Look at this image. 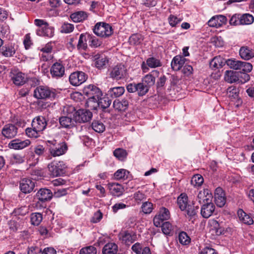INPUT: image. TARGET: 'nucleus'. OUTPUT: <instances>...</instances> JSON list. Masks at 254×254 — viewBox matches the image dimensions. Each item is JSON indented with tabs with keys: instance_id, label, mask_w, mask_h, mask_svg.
<instances>
[{
	"instance_id": "obj_16",
	"label": "nucleus",
	"mask_w": 254,
	"mask_h": 254,
	"mask_svg": "<svg viewBox=\"0 0 254 254\" xmlns=\"http://www.w3.org/2000/svg\"><path fill=\"white\" fill-rule=\"evenodd\" d=\"M32 127L39 132L44 130L47 126V121L43 116L35 117L32 121Z\"/></svg>"
},
{
	"instance_id": "obj_14",
	"label": "nucleus",
	"mask_w": 254,
	"mask_h": 254,
	"mask_svg": "<svg viewBox=\"0 0 254 254\" xmlns=\"http://www.w3.org/2000/svg\"><path fill=\"white\" fill-rule=\"evenodd\" d=\"M227 19L226 16L222 15H217L212 17L208 21L209 26L219 28L226 23Z\"/></svg>"
},
{
	"instance_id": "obj_31",
	"label": "nucleus",
	"mask_w": 254,
	"mask_h": 254,
	"mask_svg": "<svg viewBox=\"0 0 254 254\" xmlns=\"http://www.w3.org/2000/svg\"><path fill=\"white\" fill-rule=\"evenodd\" d=\"M11 79L13 83L18 86L23 85L26 81L25 74L21 72L13 73Z\"/></svg>"
},
{
	"instance_id": "obj_4",
	"label": "nucleus",
	"mask_w": 254,
	"mask_h": 254,
	"mask_svg": "<svg viewBox=\"0 0 254 254\" xmlns=\"http://www.w3.org/2000/svg\"><path fill=\"white\" fill-rule=\"evenodd\" d=\"M127 74V68L123 64H117L109 70V76L114 80L123 79L126 77Z\"/></svg>"
},
{
	"instance_id": "obj_64",
	"label": "nucleus",
	"mask_w": 254,
	"mask_h": 254,
	"mask_svg": "<svg viewBox=\"0 0 254 254\" xmlns=\"http://www.w3.org/2000/svg\"><path fill=\"white\" fill-rule=\"evenodd\" d=\"M183 67L182 72L185 76H189L192 73L193 68L191 65L186 64Z\"/></svg>"
},
{
	"instance_id": "obj_5",
	"label": "nucleus",
	"mask_w": 254,
	"mask_h": 254,
	"mask_svg": "<svg viewBox=\"0 0 254 254\" xmlns=\"http://www.w3.org/2000/svg\"><path fill=\"white\" fill-rule=\"evenodd\" d=\"M66 166L63 161L52 162L48 166L50 175L53 177L62 176L65 173Z\"/></svg>"
},
{
	"instance_id": "obj_36",
	"label": "nucleus",
	"mask_w": 254,
	"mask_h": 254,
	"mask_svg": "<svg viewBox=\"0 0 254 254\" xmlns=\"http://www.w3.org/2000/svg\"><path fill=\"white\" fill-rule=\"evenodd\" d=\"M198 209V205H196L195 203L192 201L191 203L189 204L187 209L185 210L187 211V215L190 217L191 219L196 215Z\"/></svg>"
},
{
	"instance_id": "obj_35",
	"label": "nucleus",
	"mask_w": 254,
	"mask_h": 254,
	"mask_svg": "<svg viewBox=\"0 0 254 254\" xmlns=\"http://www.w3.org/2000/svg\"><path fill=\"white\" fill-rule=\"evenodd\" d=\"M226 61H224V59L220 56H216L214 57L210 62V67L212 69H217L222 67L224 65Z\"/></svg>"
},
{
	"instance_id": "obj_49",
	"label": "nucleus",
	"mask_w": 254,
	"mask_h": 254,
	"mask_svg": "<svg viewBox=\"0 0 254 254\" xmlns=\"http://www.w3.org/2000/svg\"><path fill=\"white\" fill-rule=\"evenodd\" d=\"M88 41L89 46L93 48H97L102 44V42L98 38L90 34H89Z\"/></svg>"
},
{
	"instance_id": "obj_6",
	"label": "nucleus",
	"mask_w": 254,
	"mask_h": 254,
	"mask_svg": "<svg viewBox=\"0 0 254 254\" xmlns=\"http://www.w3.org/2000/svg\"><path fill=\"white\" fill-rule=\"evenodd\" d=\"M149 86L144 82L129 83L127 86V89L129 93L137 92L139 96L145 95L149 91Z\"/></svg>"
},
{
	"instance_id": "obj_45",
	"label": "nucleus",
	"mask_w": 254,
	"mask_h": 254,
	"mask_svg": "<svg viewBox=\"0 0 254 254\" xmlns=\"http://www.w3.org/2000/svg\"><path fill=\"white\" fill-rule=\"evenodd\" d=\"M114 155L119 160L123 161L127 156V151L122 148H117L113 152Z\"/></svg>"
},
{
	"instance_id": "obj_56",
	"label": "nucleus",
	"mask_w": 254,
	"mask_h": 254,
	"mask_svg": "<svg viewBox=\"0 0 254 254\" xmlns=\"http://www.w3.org/2000/svg\"><path fill=\"white\" fill-rule=\"evenodd\" d=\"M179 241L182 245H188L190 242V238L185 232H181L179 235Z\"/></svg>"
},
{
	"instance_id": "obj_24",
	"label": "nucleus",
	"mask_w": 254,
	"mask_h": 254,
	"mask_svg": "<svg viewBox=\"0 0 254 254\" xmlns=\"http://www.w3.org/2000/svg\"><path fill=\"white\" fill-rule=\"evenodd\" d=\"M240 72L234 70H226L225 73L224 79L228 83H233L240 80Z\"/></svg>"
},
{
	"instance_id": "obj_21",
	"label": "nucleus",
	"mask_w": 254,
	"mask_h": 254,
	"mask_svg": "<svg viewBox=\"0 0 254 254\" xmlns=\"http://www.w3.org/2000/svg\"><path fill=\"white\" fill-rule=\"evenodd\" d=\"M160 72L157 70H153L149 74H146L143 78L142 81L147 86H150L153 85L155 83V79L159 77Z\"/></svg>"
},
{
	"instance_id": "obj_15",
	"label": "nucleus",
	"mask_w": 254,
	"mask_h": 254,
	"mask_svg": "<svg viewBox=\"0 0 254 254\" xmlns=\"http://www.w3.org/2000/svg\"><path fill=\"white\" fill-rule=\"evenodd\" d=\"M53 197L51 190L46 188H41L36 193L35 198L41 202L50 200Z\"/></svg>"
},
{
	"instance_id": "obj_51",
	"label": "nucleus",
	"mask_w": 254,
	"mask_h": 254,
	"mask_svg": "<svg viewBox=\"0 0 254 254\" xmlns=\"http://www.w3.org/2000/svg\"><path fill=\"white\" fill-rule=\"evenodd\" d=\"M129 172L125 169H121L117 170L114 174V177L116 180H120L127 178Z\"/></svg>"
},
{
	"instance_id": "obj_32",
	"label": "nucleus",
	"mask_w": 254,
	"mask_h": 254,
	"mask_svg": "<svg viewBox=\"0 0 254 254\" xmlns=\"http://www.w3.org/2000/svg\"><path fill=\"white\" fill-rule=\"evenodd\" d=\"M177 202L180 209L182 211H185L189 205L188 196L185 193H181L177 198Z\"/></svg>"
},
{
	"instance_id": "obj_62",
	"label": "nucleus",
	"mask_w": 254,
	"mask_h": 254,
	"mask_svg": "<svg viewBox=\"0 0 254 254\" xmlns=\"http://www.w3.org/2000/svg\"><path fill=\"white\" fill-rule=\"evenodd\" d=\"M253 69V65L251 64L245 62H242L241 68L240 70L245 72H249Z\"/></svg>"
},
{
	"instance_id": "obj_42",
	"label": "nucleus",
	"mask_w": 254,
	"mask_h": 254,
	"mask_svg": "<svg viewBox=\"0 0 254 254\" xmlns=\"http://www.w3.org/2000/svg\"><path fill=\"white\" fill-rule=\"evenodd\" d=\"M98 98H87L85 103L86 107L90 108L91 110H97V108L99 107Z\"/></svg>"
},
{
	"instance_id": "obj_27",
	"label": "nucleus",
	"mask_w": 254,
	"mask_h": 254,
	"mask_svg": "<svg viewBox=\"0 0 254 254\" xmlns=\"http://www.w3.org/2000/svg\"><path fill=\"white\" fill-rule=\"evenodd\" d=\"M237 214L240 221L248 225H252L254 223L253 218L247 213L244 211L242 209H239L237 211Z\"/></svg>"
},
{
	"instance_id": "obj_7",
	"label": "nucleus",
	"mask_w": 254,
	"mask_h": 254,
	"mask_svg": "<svg viewBox=\"0 0 254 254\" xmlns=\"http://www.w3.org/2000/svg\"><path fill=\"white\" fill-rule=\"evenodd\" d=\"M88 75L84 72L77 71L70 74L69 81L71 84L77 86L85 82L87 79Z\"/></svg>"
},
{
	"instance_id": "obj_30",
	"label": "nucleus",
	"mask_w": 254,
	"mask_h": 254,
	"mask_svg": "<svg viewBox=\"0 0 254 254\" xmlns=\"http://www.w3.org/2000/svg\"><path fill=\"white\" fill-rule=\"evenodd\" d=\"M70 17L73 22H80L87 18L88 13L83 11H79L72 13Z\"/></svg>"
},
{
	"instance_id": "obj_11",
	"label": "nucleus",
	"mask_w": 254,
	"mask_h": 254,
	"mask_svg": "<svg viewBox=\"0 0 254 254\" xmlns=\"http://www.w3.org/2000/svg\"><path fill=\"white\" fill-rule=\"evenodd\" d=\"M35 182L30 179L24 178L19 184L20 190L24 193H29L32 191L35 188Z\"/></svg>"
},
{
	"instance_id": "obj_29",
	"label": "nucleus",
	"mask_w": 254,
	"mask_h": 254,
	"mask_svg": "<svg viewBox=\"0 0 254 254\" xmlns=\"http://www.w3.org/2000/svg\"><path fill=\"white\" fill-rule=\"evenodd\" d=\"M239 54L241 57L245 60H249L254 57V51L247 46L241 47Z\"/></svg>"
},
{
	"instance_id": "obj_50",
	"label": "nucleus",
	"mask_w": 254,
	"mask_h": 254,
	"mask_svg": "<svg viewBox=\"0 0 254 254\" xmlns=\"http://www.w3.org/2000/svg\"><path fill=\"white\" fill-rule=\"evenodd\" d=\"M203 177L199 174L194 175L191 180V184L195 187H199L203 183Z\"/></svg>"
},
{
	"instance_id": "obj_41",
	"label": "nucleus",
	"mask_w": 254,
	"mask_h": 254,
	"mask_svg": "<svg viewBox=\"0 0 254 254\" xmlns=\"http://www.w3.org/2000/svg\"><path fill=\"white\" fill-rule=\"evenodd\" d=\"M160 227H161L162 232L166 235H171L173 234V226L168 221L163 222L161 223Z\"/></svg>"
},
{
	"instance_id": "obj_22",
	"label": "nucleus",
	"mask_w": 254,
	"mask_h": 254,
	"mask_svg": "<svg viewBox=\"0 0 254 254\" xmlns=\"http://www.w3.org/2000/svg\"><path fill=\"white\" fill-rule=\"evenodd\" d=\"M214 199L216 205L219 207H223L226 202L225 193L221 188L216 189L214 192Z\"/></svg>"
},
{
	"instance_id": "obj_34",
	"label": "nucleus",
	"mask_w": 254,
	"mask_h": 254,
	"mask_svg": "<svg viewBox=\"0 0 254 254\" xmlns=\"http://www.w3.org/2000/svg\"><path fill=\"white\" fill-rule=\"evenodd\" d=\"M125 88L122 86L115 87L110 88L107 94L112 98H115L122 96L125 92Z\"/></svg>"
},
{
	"instance_id": "obj_47",
	"label": "nucleus",
	"mask_w": 254,
	"mask_h": 254,
	"mask_svg": "<svg viewBox=\"0 0 254 254\" xmlns=\"http://www.w3.org/2000/svg\"><path fill=\"white\" fill-rule=\"evenodd\" d=\"M211 197V195H208L207 197V195H205V190L204 191H200L197 194L196 200L198 201L199 204H201L202 203H205L206 202H208L210 200L209 198Z\"/></svg>"
},
{
	"instance_id": "obj_61",
	"label": "nucleus",
	"mask_w": 254,
	"mask_h": 254,
	"mask_svg": "<svg viewBox=\"0 0 254 254\" xmlns=\"http://www.w3.org/2000/svg\"><path fill=\"white\" fill-rule=\"evenodd\" d=\"M26 135L31 138H37L38 136L39 131L32 128H27L25 130Z\"/></svg>"
},
{
	"instance_id": "obj_25",
	"label": "nucleus",
	"mask_w": 254,
	"mask_h": 254,
	"mask_svg": "<svg viewBox=\"0 0 254 254\" xmlns=\"http://www.w3.org/2000/svg\"><path fill=\"white\" fill-rule=\"evenodd\" d=\"M109 188L111 194L115 196H121L124 191L123 186L118 183L109 184Z\"/></svg>"
},
{
	"instance_id": "obj_44",
	"label": "nucleus",
	"mask_w": 254,
	"mask_h": 254,
	"mask_svg": "<svg viewBox=\"0 0 254 254\" xmlns=\"http://www.w3.org/2000/svg\"><path fill=\"white\" fill-rule=\"evenodd\" d=\"M112 100L108 97L104 96L98 98L99 107H101L103 109L108 108L111 105Z\"/></svg>"
},
{
	"instance_id": "obj_2",
	"label": "nucleus",
	"mask_w": 254,
	"mask_h": 254,
	"mask_svg": "<svg viewBox=\"0 0 254 254\" xmlns=\"http://www.w3.org/2000/svg\"><path fill=\"white\" fill-rule=\"evenodd\" d=\"M56 93L55 90L51 89L47 86H39L34 91V97L38 99H50L55 98Z\"/></svg>"
},
{
	"instance_id": "obj_60",
	"label": "nucleus",
	"mask_w": 254,
	"mask_h": 254,
	"mask_svg": "<svg viewBox=\"0 0 254 254\" xmlns=\"http://www.w3.org/2000/svg\"><path fill=\"white\" fill-rule=\"evenodd\" d=\"M241 14H235L231 18L229 23L232 25H241Z\"/></svg>"
},
{
	"instance_id": "obj_46",
	"label": "nucleus",
	"mask_w": 254,
	"mask_h": 254,
	"mask_svg": "<svg viewBox=\"0 0 254 254\" xmlns=\"http://www.w3.org/2000/svg\"><path fill=\"white\" fill-rule=\"evenodd\" d=\"M146 64L151 68H155L162 65L160 60L154 57L148 58L146 60Z\"/></svg>"
},
{
	"instance_id": "obj_13",
	"label": "nucleus",
	"mask_w": 254,
	"mask_h": 254,
	"mask_svg": "<svg viewBox=\"0 0 254 254\" xmlns=\"http://www.w3.org/2000/svg\"><path fill=\"white\" fill-rule=\"evenodd\" d=\"M215 209V205L210 200L203 204L201 207L200 214L202 217L208 218L214 212Z\"/></svg>"
},
{
	"instance_id": "obj_57",
	"label": "nucleus",
	"mask_w": 254,
	"mask_h": 254,
	"mask_svg": "<svg viewBox=\"0 0 254 254\" xmlns=\"http://www.w3.org/2000/svg\"><path fill=\"white\" fill-rule=\"evenodd\" d=\"M74 28L73 24L64 22L61 27V32L63 33H69L73 31Z\"/></svg>"
},
{
	"instance_id": "obj_12",
	"label": "nucleus",
	"mask_w": 254,
	"mask_h": 254,
	"mask_svg": "<svg viewBox=\"0 0 254 254\" xmlns=\"http://www.w3.org/2000/svg\"><path fill=\"white\" fill-rule=\"evenodd\" d=\"M18 49V46L15 44L10 43L5 45L0 49V54L5 58L14 57L16 52Z\"/></svg>"
},
{
	"instance_id": "obj_3",
	"label": "nucleus",
	"mask_w": 254,
	"mask_h": 254,
	"mask_svg": "<svg viewBox=\"0 0 254 254\" xmlns=\"http://www.w3.org/2000/svg\"><path fill=\"white\" fill-rule=\"evenodd\" d=\"M93 32L98 36L106 38L112 35L113 33V29L110 24L100 22L95 24Z\"/></svg>"
},
{
	"instance_id": "obj_55",
	"label": "nucleus",
	"mask_w": 254,
	"mask_h": 254,
	"mask_svg": "<svg viewBox=\"0 0 254 254\" xmlns=\"http://www.w3.org/2000/svg\"><path fill=\"white\" fill-rule=\"evenodd\" d=\"M24 161V158L19 154H12L10 158V162L11 164H19Z\"/></svg>"
},
{
	"instance_id": "obj_39",
	"label": "nucleus",
	"mask_w": 254,
	"mask_h": 254,
	"mask_svg": "<svg viewBox=\"0 0 254 254\" xmlns=\"http://www.w3.org/2000/svg\"><path fill=\"white\" fill-rule=\"evenodd\" d=\"M228 93L229 94V96L230 97H232L234 99H237V106H238L239 104H241L242 103V100L238 98L239 96V92L238 89H237L235 87H230L228 88Z\"/></svg>"
},
{
	"instance_id": "obj_19",
	"label": "nucleus",
	"mask_w": 254,
	"mask_h": 254,
	"mask_svg": "<svg viewBox=\"0 0 254 254\" xmlns=\"http://www.w3.org/2000/svg\"><path fill=\"white\" fill-rule=\"evenodd\" d=\"M120 239L127 245L133 243L136 239V234L133 232L125 231L119 234Z\"/></svg>"
},
{
	"instance_id": "obj_23",
	"label": "nucleus",
	"mask_w": 254,
	"mask_h": 254,
	"mask_svg": "<svg viewBox=\"0 0 254 254\" xmlns=\"http://www.w3.org/2000/svg\"><path fill=\"white\" fill-rule=\"evenodd\" d=\"M186 60V59L182 56H176L173 58L171 62L172 68L175 71L180 70L184 65Z\"/></svg>"
},
{
	"instance_id": "obj_18",
	"label": "nucleus",
	"mask_w": 254,
	"mask_h": 254,
	"mask_svg": "<svg viewBox=\"0 0 254 254\" xmlns=\"http://www.w3.org/2000/svg\"><path fill=\"white\" fill-rule=\"evenodd\" d=\"M17 133V127L13 124L5 125L2 129V134L6 138L14 137Z\"/></svg>"
},
{
	"instance_id": "obj_20",
	"label": "nucleus",
	"mask_w": 254,
	"mask_h": 254,
	"mask_svg": "<svg viewBox=\"0 0 254 254\" xmlns=\"http://www.w3.org/2000/svg\"><path fill=\"white\" fill-rule=\"evenodd\" d=\"M60 125L66 128H71L76 126V121L75 118L72 119L69 116H63L59 118Z\"/></svg>"
},
{
	"instance_id": "obj_48",
	"label": "nucleus",
	"mask_w": 254,
	"mask_h": 254,
	"mask_svg": "<svg viewBox=\"0 0 254 254\" xmlns=\"http://www.w3.org/2000/svg\"><path fill=\"white\" fill-rule=\"evenodd\" d=\"M109 62L108 58L103 55L101 58H99L98 61L95 63V66L98 69H101L105 67L106 65Z\"/></svg>"
},
{
	"instance_id": "obj_28",
	"label": "nucleus",
	"mask_w": 254,
	"mask_h": 254,
	"mask_svg": "<svg viewBox=\"0 0 254 254\" xmlns=\"http://www.w3.org/2000/svg\"><path fill=\"white\" fill-rule=\"evenodd\" d=\"M118 252V247L115 243L106 244L102 249L103 254H117Z\"/></svg>"
},
{
	"instance_id": "obj_40",
	"label": "nucleus",
	"mask_w": 254,
	"mask_h": 254,
	"mask_svg": "<svg viewBox=\"0 0 254 254\" xmlns=\"http://www.w3.org/2000/svg\"><path fill=\"white\" fill-rule=\"evenodd\" d=\"M91 126L93 129L98 133H102L105 130V126L101 121L94 120Z\"/></svg>"
},
{
	"instance_id": "obj_63",
	"label": "nucleus",
	"mask_w": 254,
	"mask_h": 254,
	"mask_svg": "<svg viewBox=\"0 0 254 254\" xmlns=\"http://www.w3.org/2000/svg\"><path fill=\"white\" fill-rule=\"evenodd\" d=\"M103 218V214L101 212L100 210H98L97 212H96L93 217L91 218V221L92 223H96L99 222Z\"/></svg>"
},
{
	"instance_id": "obj_33",
	"label": "nucleus",
	"mask_w": 254,
	"mask_h": 254,
	"mask_svg": "<svg viewBox=\"0 0 254 254\" xmlns=\"http://www.w3.org/2000/svg\"><path fill=\"white\" fill-rule=\"evenodd\" d=\"M128 102L127 100L123 99L122 100H115L113 102V107L115 109L120 111H125L128 107Z\"/></svg>"
},
{
	"instance_id": "obj_54",
	"label": "nucleus",
	"mask_w": 254,
	"mask_h": 254,
	"mask_svg": "<svg viewBox=\"0 0 254 254\" xmlns=\"http://www.w3.org/2000/svg\"><path fill=\"white\" fill-rule=\"evenodd\" d=\"M97 249L95 247L90 246L82 248L79 252V254H96Z\"/></svg>"
},
{
	"instance_id": "obj_38",
	"label": "nucleus",
	"mask_w": 254,
	"mask_h": 254,
	"mask_svg": "<svg viewBox=\"0 0 254 254\" xmlns=\"http://www.w3.org/2000/svg\"><path fill=\"white\" fill-rule=\"evenodd\" d=\"M67 149L66 144H63L62 146L50 149V152L53 156H59L64 154Z\"/></svg>"
},
{
	"instance_id": "obj_43",
	"label": "nucleus",
	"mask_w": 254,
	"mask_h": 254,
	"mask_svg": "<svg viewBox=\"0 0 254 254\" xmlns=\"http://www.w3.org/2000/svg\"><path fill=\"white\" fill-rule=\"evenodd\" d=\"M241 25H249L254 21V16L249 13L241 14Z\"/></svg>"
},
{
	"instance_id": "obj_1",
	"label": "nucleus",
	"mask_w": 254,
	"mask_h": 254,
	"mask_svg": "<svg viewBox=\"0 0 254 254\" xmlns=\"http://www.w3.org/2000/svg\"><path fill=\"white\" fill-rule=\"evenodd\" d=\"M34 24L38 27L36 30L37 35L48 38H51L54 36V28L50 26L45 20L36 19L34 20Z\"/></svg>"
},
{
	"instance_id": "obj_8",
	"label": "nucleus",
	"mask_w": 254,
	"mask_h": 254,
	"mask_svg": "<svg viewBox=\"0 0 254 254\" xmlns=\"http://www.w3.org/2000/svg\"><path fill=\"white\" fill-rule=\"evenodd\" d=\"M76 123H86L91 120L93 114L89 110L79 109L73 115Z\"/></svg>"
},
{
	"instance_id": "obj_10",
	"label": "nucleus",
	"mask_w": 254,
	"mask_h": 254,
	"mask_svg": "<svg viewBox=\"0 0 254 254\" xmlns=\"http://www.w3.org/2000/svg\"><path fill=\"white\" fill-rule=\"evenodd\" d=\"M170 217V214L169 210L163 207L160 209L158 214L154 217L153 223L156 227H160L161 223L164 221L168 220Z\"/></svg>"
},
{
	"instance_id": "obj_53",
	"label": "nucleus",
	"mask_w": 254,
	"mask_h": 254,
	"mask_svg": "<svg viewBox=\"0 0 254 254\" xmlns=\"http://www.w3.org/2000/svg\"><path fill=\"white\" fill-rule=\"evenodd\" d=\"M227 64L236 70L240 69L242 61L229 59L226 61Z\"/></svg>"
},
{
	"instance_id": "obj_9",
	"label": "nucleus",
	"mask_w": 254,
	"mask_h": 254,
	"mask_svg": "<svg viewBox=\"0 0 254 254\" xmlns=\"http://www.w3.org/2000/svg\"><path fill=\"white\" fill-rule=\"evenodd\" d=\"M83 93L87 98H100L102 96L101 90L95 85L90 84L84 87Z\"/></svg>"
},
{
	"instance_id": "obj_52",
	"label": "nucleus",
	"mask_w": 254,
	"mask_h": 254,
	"mask_svg": "<svg viewBox=\"0 0 254 254\" xmlns=\"http://www.w3.org/2000/svg\"><path fill=\"white\" fill-rule=\"evenodd\" d=\"M29 212V208L25 206H21L15 208L12 212V214L15 216H24Z\"/></svg>"
},
{
	"instance_id": "obj_26",
	"label": "nucleus",
	"mask_w": 254,
	"mask_h": 254,
	"mask_svg": "<svg viewBox=\"0 0 254 254\" xmlns=\"http://www.w3.org/2000/svg\"><path fill=\"white\" fill-rule=\"evenodd\" d=\"M89 33H82L80 35L77 45L78 51H85L88 48L87 41L88 40Z\"/></svg>"
},
{
	"instance_id": "obj_59",
	"label": "nucleus",
	"mask_w": 254,
	"mask_h": 254,
	"mask_svg": "<svg viewBox=\"0 0 254 254\" xmlns=\"http://www.w3.org/2000/svg\"><path fill=\"white\" fill-rule=\"evenodd\" d=\"M141 209L143 213L149 214L153 210V204L148 201L144 202L142 204Z\"/></svg>"
},
{
	"instance_id": "obj_37",
	"label": "nucleus",
	"mask_w": 254,
	"mask_h": 254,
	"mask_svg": "<svg viewBox=\"0 0 254 254\" xmlns=\"http://www.w3.org/2000/svg\"><path fill=\"white\" fill-rule=\"evenodd\" d=\"M43 220L42 214L39 212L32 213L30 215V222L34 226H38Z\"/></svg>"
},
{
	"instance_id": "obj_17",
	"label": "nucleus",
	"mask_w": 254,
	"mask_h": 254,
	"mask_svg": "<svg viewBox=\"0 0 254 254\" xmlns=\"http://www.w3.org/2000/svg\"><path fill=\"white\" fill-rule=\"evenodd\" d=\"M50 71L53 77L58 78L63 76L65 68L61 63L57 62L52 65Z\"/></svg>"
},
{
	"instance_id": "obj_58",
	"label": "nucleus",
	"mask_w": 254,
	"mask_h": 254,
	"mask_svg": "<svg viewBox=\"0 0 254 254\" xmlns=\"http://www.w3.org/2000/svg\"><path fill=\"white\" fill-rule=\"evenodd\" d=\"M168 20L170 25L173 27L176 26L178 24L180 23L182 21V19L178 18L174 15L171 14L169 16Z\"/></svg>"
}]
</instances>
